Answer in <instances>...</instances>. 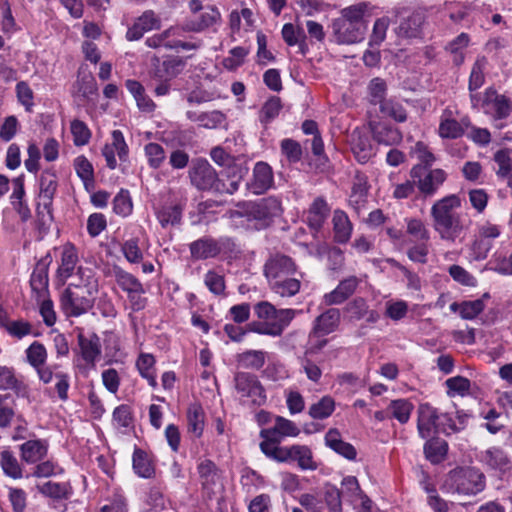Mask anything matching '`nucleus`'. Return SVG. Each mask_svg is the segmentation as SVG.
<instances>
[{"instance_id": "1", "label": "nucleus", "mask_w": 512, "mask_h": 512, "mask_svg": "<svg viewBox=\"0 0 512 512\" xmlns=\"http://www.w3.org/2000/svg\"><path fill=\"white\" fill-rule=\"evenodd\" d=\"M254 313L259 320L247 324L249 332L279 337L294 319L296 310L277 309L268 301H260L254 305Z\"/></svg>"}, {"instance_id": "2", "label": "nucleus", "mask_w": 512, "mask_h": 512, "mask_svg": "<svg viewBox=\"0 0 512 512\" xmlns=\"http://www.w3.org/2000/svg\"><path fill=\"white\" fill-rule=\"evenodd\" d=\"M97 291L93 283L88 289L69 285L61 294L60 306L67 317H79L86 314L94 305Z\"/></svg>"}, {"instance_id": "3", "label": "nucleus", "mask_w": 512, "mask_h": 512, "mask_svg": "<svg viewBox=\"0 0 512 512\" xmlns=\"http://www.w3.org/2000/svg\"><path fill=\"white\" fill-rule=\"evenodd\" d=\"M300 434L299 427L291 420L282 416H276L274 425L270 428L262 429L260 437L263 441L260 443V449L267 457L276 448H282L280 442L286 437H297Z\"/></svg>"}, {"instance_id": "4", "label": "nucleus", "mask_w": 512, "mask_h": 512, "mask_svg": "<svg viewBox=\"0 0 512 512\" xmlns=\"http://www.w3.org/2000/svg\"><path fill=\"white\" fill-rule=\"evenodd\" d=\"M450 489L460 495H475L485 487V476L474 468H458L449 473Z\"/></svg>"}, {"instance_id": "5", "label": "nucleus", "mask_w": 512, "mask_h": 512, "mask_svg": "<svg viewBox=\"0 0 512 512\" xmlns=\"http://www.w3.org/2000/svg\"><path fill=\"white\" fill-rule=\"evenodd\" d=\"M234 387L244 403L257 406L265 404V389L257 376L248 372H237L234 376Z\"/></svg>"}, {"instance_id": "6", "label": "nucleus", "mask_w": 512, "mask_h": 512, "mask_svg": "<svg viewBox=\"0 0 512 512\" xmlns=\"http://www.w3.org/2000/svg\"><path fill=\"white\" fill-rule=\"evenodd\" d=\"M409 174L424 197L434 196L447 179V173L444 170L426 169L420 164L414 165Z\"/></svg>"}, {"instance_id": "7", "label": "nucleus", "mask_w": 512, "mask_h": 512, "mask_svg": "<svg viewBox=\"0 0 512 512\" xmlns=\"http://www.w3.org/2000/svg\"><path fill=\"white\" fill-rule=\"evenodd\" d=\"M279 463L297 462L302 470H316L317 464L313 459L311 449L306 445L294 444L276 448L268 457Z\"/></svg>"}, {"instance_id": "8", "label": "nucleus", "mask_w": 512, "mask_h": 512, "mask_svg": "<svg viewBox=\"0 0 512 512\" xmlns=\"http://www.w3.org/2000/svg\"><path fill=\"white\" fill-rule=\"evenodd\" d=\"M189 177L192 185L198 190H224V182L218 178L215 169L206 160L196 161L189 171Z\"/></svg>"}, {"instance_id": "9", "label": "nucleus", "mask_w": 512, "mask_h": 512, "mask_svg": "<svg viewBox=\"0 0 512 512\" xmlns=\"http://www.w3.org/2000/svg\"><path fill=\"white\" fill-rule=\"evenodd\" d=\"M77 339L80 349V362L77 363V367L81 372L87 374L90 370L95 368L96 361L100 358V338L95 333L88 335L79 333Z\"/></svg>"}, {"instance_id": "10", "label": "nucleus", "mask_w": 512, "mask_h": 512, "mask_svg": "<svg viewBox=\"0 0 512 512\" xmlns=\"http://www.w3.org/2000/svg\"><path fill=\"white\" fill-rule=\"evenodd\" d=\"M40 201L37 207V214L43 223L52 220L51 205L57 190V176L52 171L42 172L39 180Z\"/></svg>"}, {"instance_id": "11", "label": "nucleus", "mask_w": 512, "mask_h": 512, "mask_svg": "<svg viewBox=\"0 0 512 512\" xmlns=\"http://www.w3.org/2000/svg\"><path fill=\"white\" fill-rule=\"evenodd\" d=\"M440 419H446L440 415L436 408L428 403H423L417 409V430L421 438L427 439L441 432Z\"/></svg>"}, {"instance_id": "12", "label": "nucleus", "mask_w": 512, "mask_h": 512, "mask_svg": "<svg viewBox=\"0 0 512 512\" xmlns=\"http://www.w3.org/2000/svg\"><path fill=\"white\" fill-rule=\"evenodd\" d=\"M197 471L201 486L208 495H214L222 490V473L212 460L200 459Z\"/></svg>"}, {"instance_id": "13", "label": "nucleus", "mask_w": 512, "mask_h": 512, "mask_svg": "<svg viewBox=\"0 0 512 512\" xmlns=\"http://www.w3.org/2000/svg\"><path fill=\"white\" fill-rule=\"evenodd\" d=\"M483 111L495 120L507 118L512 112V101L504 95L498 94L493 88H488L483 94L481 103Z\"/></svg>"}, {"instance_id": "14", "label": "nucleus", "mask_w": 512, "mask_h": 512, "mask_svg": "<svg viewBox=\"0 0 512 512\" xmlns=\"http://www.w3.org/2000/svg\"><path fill=\"white\" fill-rule=\"evenodd\" d=\"M0 391L13 392L17 397L31 402V390L24 378L17 375L15 369L10 366H0Z\"/></svg>"}, {"instance_id": "15", "label": "nucleus", "mask_w": 512, "mask_h": 512, "mask_svg": "<svg viewBox=\"0 0 512 512\" xmlns=\"http://www.w3.org/2000/svg\"><path fill=\"white\" fill-rule=\"evenodd\" d=\"M129 148L124 139L123 133L120 130H114L111 133V142L104 145L102 155L105 158L106 165L110 169L117 167L118 156L120 161H127Z\"/></svg>"}, {"instance_id": "16", "label": "nucleus", "mask_w": 512, "mask_h": 512, "mask_svg": "<svg viewBox=\"0 0 512 512\" xmlns=\"http://www.w3.org/2000/svg\"><path fill=\"white\" fill-rule=\"evenodd\" d=\"M297 272L296 265L293 260L285 255H274L266 262L264 273L271 283L283 277L295 275Z\"/></svg>"}, {"instance_id": "17", "label": "nucleus", "mask_w": 512, "mask_h": 512, "mask_svg": "<svg viewBox=\"0 0 512 512\" xmlns=\"http://www.w3.org/2000/svg\"><path fill=\"white\" fill-rule=\"evenodd\" d=\"M500 234L501 228L496 224L486 222L481 225L478 230V238L472 246L475 259H485L492 248L490 240L499 237Z\"/></svg>"}, {"instance_id": "18", "label": "nucleus", "mask_w": 512, "mask_h": 512, "mask_svg": "<svg viewBox=\"0 0 512 512\" xmlns=\"http://www.w3.org/2000/svg\"><path fill=\"white\" fill-rule=\"evenodd\" d=\"M333 31L336 39L342 44H354L361 42L366 33V25H355L342 19H337L333 23Z\"/></svg>"}, {"instance_id": "19", "label": "nucleus", "mask_w": 512, "mask_h": 512, "mask_svg": "<svg viewBox=\"0 0 512 512\" xmlns=\"http://www.w3.org/2000/svg\"><path fill=\"white\" fill-rule=\"evenodd\" d=\"M78 261V253L74 245L66 243L61 247L59 266L56 273V279L60 285H64L67 279L72 276Z\"/></svg>"}, {"instance_id": "20", "label": "nucleus", "mask_w": 512, "mask_h": 512, "mask_svg": "<svg viewBox=\"0 0 512 512\" xmlns=\"http://www.w3.org/2000/svg\"><path fill=\"white\" fill-rule=\"evenodd\" d=\"M433 229L440 239L454 243L465 231L461 215L433 222Z\"/></svg>"}, {"instance_id": "21", "label": "nucleus", "mask_w": 512, "mask_h": 512, "mask_svg": "<svg viewBox=\"0 0 512 512\" xmlns=\"http://www.w3.org/2000/svg\"><path fill=\"white\" fill-rule=\"evenodd\" d=\"M273 185L272 168L265 162H257L253 169V176L247 183V188L256 195L266 192Z\"/></svg>"}, {"instance_id": "22", "label": "nucleus", "mask_w": 512, "mask_h": 512, "mask_svg": "<svg viewBox=\"0 0 512 512\" xmlns=\"http://www.w3.org/2000/svg\"><path fill=\"white\" fill-rule=\"evenodd\" d=\"M360 280L356 276H349L336 286L334 290L323 296L326 306L339 305L345 302L357 289Z\"/></svg>"}, {"instance_id": "23", "label": "nucleus", "mask_w": 512, "mask_h": 512, "mask_svg": "<svg viewBox=\"0 0 512 512\" xmlns=\"http://www.w3.org/2000/svg\"><path fill=\"white\" fill-rule=\"evenodd\" d=\"M49 443L45 439H31L19 446L20 458L27 464H36L47 456Z\"/></svg>"}, {"instance_id": "24", "label": "nucleus", "mask_w": 512, "mask_h": 512, "mask_svg": "<svg viewBox=\"0 0 512 512\" xmlns=\"http://www.w3.org/2000/svg\"><path fill=\"white\" fill-rule=\"evenodd\" d=\"M461 207V199L456 194L447 195L435 201L431 207L432 222L460 215L457 209Z\"/></svg>"}, {"instance_id": "25", "label": "nucleus", "mask_w": 512, "mask_h": 512, "mask_svg": "<svg viewBox=\"0 0 512 512\" xmlns=\"http://www.w3.org/2000/svg\"><path fill=\"white\" fill-rule=\"evenodd\" d=\"M160 27V20L151 10L145 11L139 16L133 25L127 30L126 39L136 41L142 38L144 33Z\"/></svg>"}, {"instance_id": "26", "label": "nucleus", "mask_w": 512, "mask_h": 512, "mask_svg": "<svg viewBox=\"0 0 512 512\" xmlns=\"http://www.w3.org/2000/svg\"><path fill=\"white\" fill-rule=\"evenodd\" d=\"M457 114L458 111L452 107H447L442 112L439 124V135L442 138L454 139L463 135L464 127L463 124L457 120Z\"/></svg>"}, {"instance_id": "27", "label": "nucleus", "mask_w": 512, "mask_h": 512, "mask_svg": "<svg viewBox=\"0 0 512 512\" xmlns=\"http://www.w3.org/2000/svg\"><path fill=\"white\" fill-rule=\"evenodd\" d=\"M184 203L178 200H171L165 204L155 207L156 217L162 227L180 223Z\"/></svg>"}, {"instance_id": "28", "label": "nucleus", "mask_w": 512, "mask_h": 512, "mask_svg": "<svg viewBox=\"0 0 512 512\" xmlns=\"http://www.w3.org/2000/svg\"><path fill=\"white\" fill-rule=\"evenodd\" d=\"M339 323V310L336 308H330L315 319L310 332L323 337L334 332L338 328Z\"/></svg>"}, {"instance_id": "29", "label": "nucleus", "mask_w": 512, "mask_h": 512, "mask_svg": "<svg viewBox=\"0 0 512 512\" xmlns=\"http://www.w3.org/2000/svg\"><path fill=\"white\" fill-rule=\"evenodd\" d=\"M349 144L356 159L365 163L372 156V145L369 137L359 129H354L349 136Z\"/></svg>"}, {"instance_id": "30", "label": "nucleus", "mask_w": 512, "mask_h": 512, "mask_svg": "<svg viewBox=\"0 0 512 512\" xmlns=\"http://www.w3.org/2000/svg\"><path fill=\"white\" fill-rule=\"evenodd\" d=\"M249 213L255 219L266 221L281 213V203L274 197H268L251 205Z\"/></svg>"}, {"instance_id": "31", "label": "nucleus", "mask_w": 512, "mask_h": 512, "mask_svg": "<svg viewBox=\"0 0 512 512\" xmlns=\"http://www.w3.org/2000/svg\"><path fill=\"white\" fill-rule=\"evenodd\" d=\"M178 28H170L166 31L162 32L161 34L153 35L146 39V45L151 48H159L164 47L167 49H177V48H183V49H194L195 45L187 42H183L180 40H174L169 41L168 38L170 36L177 35Z\"/></svg>"}, {"instance_id": "32", "label": "nucleus", "mask_w": 512, "mask_h": 512, "mask_svg": "<svg viewBox=\"0 0 512 512\" xmlns=\"http://www.w3.org/2000/svg\"><path fill=\"white\" fill-rule=\"evenodd\" d=\"M373 15V8L365 2L344 8L339 19L352 22L355 25H366Z\"/></svg>"}, {"instance_id": "33", "label": "nucleus", "mask_w": 512, "mask_h": 512, "mask_svg": "<svg viewBox=\"0 0 512 512\" xmlns=\"http://www.w3.org/2000/svg\"><path fill=\"white\" fill-rule=\"evenodd\" d=\"M330 213L327 202L321 198H316L307 211L306 221L310 228L318 231L326 221Z\"/></svg>"}, {"instance_id": "34", "label": "nucleus", "mask_w": 512, "mask_h": 512, "mask_svg": "<svg viewBox=\"0 0 512 512\" xmlns=\"http://www.w3.org/2000/svg\"><path fill=\"white\" fill-rule=\"evenodd\" d=\"M332 223L335 241L341 244L348 242L353 230L348 215L342 210H335Z\"/></svg>"}, {"instance_id": "35", "label": "nucleus", "mask_w": 512, "mask_h": 512, "mask_svg": "<svg viewBox=\"0 0 512 512\" xmlns=\"http://www.w3.org/2000/svg\"><path fill=\"white\" fill-rule=\"evenodd\" d=\"M38 492L44 497L54 501L67 500L72 495V487L67 482L47 481L36 486Z\"/></svg>"}, {"instance_id": "36", "label": "nucleus", "mask_w": 512, "mask_h": 512, "mask_svg": "<svg viewBox=\"0 0 512 512\" xmlns=\"http://www.w3.org/2000/svg\"><path fill=\"white\" fill-rule=\"evenodd\" d=\"M220 13L214 7H207L201 13L198 20L192 19L185 23L184 30L190 32H200L204 29L212 27L220 21Z\"/></svg>"}, {"instance_id": "37", "label": "nucleus", "mask_w": 512, "mask_h": 512, "mask_svg": "<svg viewBox=\"0 0 512 512\" xmlns=\"http://www.w3.org/2000/svg\"><path fill=\"white\" fill-rule=\"evenodd\" d=\"M325 443L339 455L348 460H354L357 452L353 445L344 442L336 429H330L325 435Z\"/></svg>"}, {"instance_id": "38", "label": "nucleus", "mask_w": 512, "mask_h": 512, "mask_svg": "<svg viewBox=\"0 0 512 512\" xmlns=\"http://www.w3.org/2000/svg\"><path fill=\"white\" fill-rule=\"evenodd\" d=\"M0 466L3 473L14 480L23 477V466L9 448L0 451Z\"/></svg>"}, {"instance_id": "39", "label": "nucleus", "mask_w": 512, "mask_h": 512, "mask_svg": "<svg viewBox=\"0 0 512 512\" xmlns=\"http://www.w3.org/2000/svg\"><path fill=\"white\" fill-rule=\"evenodd\" d=\"M269 287L282 298L293 297L300 291L301 280L294 275L287 276L269 283Z\"/></svg>"}, {"instance_id": "40", "label": "nucleus", "mask_w": 512, "mask_h": 512, "mask_svg": "<svg viewBox=\"0 0 512 512\" xmlns=\"http://www.w3.org/2000/svg\"><path fill=\"white\" fill-rule=\"evenodd\" d=\"M221 251L219 244L211 238H202L190 244V252L193 258L207 259L216 257Z\"/></svg>"}, {"instance_id": "41", "label": "nucleus", "mask_w": 512, "mask_h": 512, "mask_svg": "<svg viewBox=\"0 0 512 512\" xmlns=\"http://www.w3.org/2000/svg\"><path fill=\"white\" fill-rule=\"evenodd\" d=\"M268 353L263 350H246L236 356L238 365L244 369L260 370L266 363Z\"/></svg>"}, {"instance_id": "42", "label": "nucleus", "mask_w": 512, "mask_h": 512, "mask_svg": "<svg viewBox=\"0 0 512 512\" xmlns=\"http://www.w3.org/2000/svg\"><path fill=\"white\" fill-rule=\"evenodd\" d=\"M424 445V454L427 460L432 464H438L445 460L448 444L445 440L440 438L430 437Z\"/></svg>"}, {"instance_id": "43", "label": "nucleus", "mask_w": 512, "mask_h": 512, "mask_svg": "<svg viewBox=\"0 0 512 512\" xmlns=\"http://www.w3.org/2000/svg\"><path fill=\"white\" fill-rule=\"evenodd\" d=\"M424 14L422 12H413L404 18L398 27L399 35L403 37H417L424 24Z\"/></svg>"}, {"instance_id": "44", "label": "nucleus", "mask_w": 512, "mask_h": 512, "mask_svg": "<svg viewBox=\"0 0 512 512\" xmlns=\"http://www.w3.org/2000/svg\"><path fill=\"white\" fill-rule=\"evenodd\" d=\"M134 472L142 478H151L155 475V466L150 456L141 449H135L133 453Z\"/></svg>"}, {"instance_id": "45", "label": "nucleus", "mask_w": 512, "mask_h": 512, "mask_svg": "<svg viewBox=\"0 0 512 512\" xmlns=\"http://www.w3.org/2000/svg\"><path fill=\"white\" fill-rule=\"evenodd\" d=\"M414 405L408 399L392 400L387 406V413L399 423L405 424L409 421Z\"/></svg>"}, {"instance_id": "46", "label": "nucleus", "mask_w": 512, "mask_h": 512, "mask_svg": "<svg viewBox=\"0 0 512 512\" xmlns=\"http://www.w3.org/2000/svg\"><path fill=\"white\" fill-rule=\"evenodd\" d=\"M154 365L155 358L149 353H141L136 360V367L139 374L148 381V384L152 388L157 387Z\"/></svg>"}, {"instance_id": "47", "label": "nucleus", "mask_w": 512, "mask_h": 512, "mask_svg": "<svg viewBox=\"0 0 512 512\" xmlns=\"http://www.w3.org/2000/svg\"><path fill=\"white\" fill-rule=\"evenodd\" d=\"M188 430L196 437H200L205 426L204 410L198 403H193L187 410Z\"/></svg>"}, {"instance_id": "48", "label": "nucleus", "mask_w": 512, "mask_h": 512, "mask_svg": "<svg viewBox=\"0 0 512 512\" xmlns=\"http://www.w3.org/2000/svg\"><path fill=\"white\" fill-rule=\"evenodd\" d=\"M1 326L11 337L16 339H22L29 335L38 336V333L34 332L33 325L23 319L3 321Z\"/></svg>"}, {"instance_id": "49", "label": "nucleus", "mask_w": 512, "mask_h": 512, "mask_svg": "<svg viewBox=\"0 0 512 512\" xmlns=\"http://www.w3.org/2000/svg\"><path fill=\"white\" fill-rule=\"evenodd\" d=\"M329 340L322 336L309 332L308 341L303 355L315 360L324 361L325 352L324 348L327 346Z\"/></svg>"}, {"instance_id": "50", "label": "nucleus", "mask_w": 512, "mask_h": 512, "mask_svg": "<svg viewBox=\"0 0 512 512\" xmlns=\"http://www.w3.org/2000/svg\"><path fill=\"white\" fill-rule=\"evenodd\" d=\"M113 276L115 278V281L123 291L127 293L144 292L143 286L139 282V280L132 274L124 271L122 268L114 267Z\"/></svg>"}, {"instance_id": "51", "label": "nucleus", "mask_w": 512, "mask_h": 512, "mask_svg": "<svg viewBox=\"0 0 512 512\" xmlns=\"http://www.w3.org/2000/svg\"><path fill=\"white\" fill-rule=\"evenodd\" d=\"M25 356L27 363L33 367L38 368L39 366H44L48 353L45 346L38 341H34L31 343L25 350Z\"/></svg>"}, {"instance_id": "52", "label": "nucleus", "mask_w": 512, "mask_h": 512, "mask_svg": "<svg viewBox=\"0 0 512 512\" xmlns=\"http://www.w3.org/2000/svg\"><path fill=\"white\" fill-rule=\"evenodd\" d=\"M301 371L305 373L306 377L313 383H319L322 377V369L320 367L322 360H315L304 355L298 358Z\"/></svg>"}, {"instance_id": "53", "label": "nucleus", "mask_w": 512, "mask_h": 512, "mask_svg": "<svg viewBox=\"0 0 512 512\" xmlns=\"http://www.w3.org/2000/svg\"><path fill=\"white\" fill-rule=\"evenodd\" d=\"M340 494L351 502H357L365 496L362 494L358 480L354 476H347L341 482Z\"/></svg>"}, {"instance_id": "54", "label": "nucleus", "mask_w": 512, "mask_h": 512, "mask_svg": "<svg viewBox=\"0 0 512 512\" xmlns=\"http://www.w3.org/2000/svg\"><path fill=\"white\" fill-rule=\"evenodd\" d=\"M30 285L38 296H43L48 290V268L45 265H38L32 272Z\"/></svg>"}, {"instance_id": "55", "label": "nucleus", "mask_w": 512, "mask_h": 512, "mask_svg": "<svg viewBox=\"0 0 512 512\" xmlns=\"http://www.w3.org/2000/svg\"><path fill=\"white\" fill-rule=\"evenodd\" d=\"M335 409V402L332 397L324 396L317 403L309 408V415L314 419H324L329 417Z\"/></svg>"}, {"instance_id": "56", "label": "nucleus", "mask_w": 512, "mask_h": 512, "mask_svg": "<svg viewBox=\"0 0 512 512\" xmlns=\"http://www.w3.org/2000/svg\"><path fill=\"white\" fill-rule=\"evenodd\" d=\"M483 461L494 469H505L509 464V459L504 451L497 447L486 450L482 456Z\"/></svg>"}, {"instance_id": "57", "label": "nucleus", "mask_w": 512, "mask_h": 512, "mask_svg": "<svg viewBox=\"0 0 512 512\" xmlns=\"http://www.w3.org/2000/svg\"><path fill=\"white\" fill-rule=\"evenodd\" d=\"M147 162L151 168L158 169L166 159L164 148L158 143H148L144 147Z\"/></svg>"}, {"instance_id": "58", "label": "nucleus", "mask_w": 512, "mask_h": 512, "mask_svg": "<svg viewBox=\"0 0 512 512\" xmlns=\"http://www.w3.org/2000/svg\"><path fill=\"white\" fill-rule=\"evenodd\" d=\"M487 66V60L484 57L478 58L471 70L469 77V90L472 92L479 89L484 84V70Z\"/></svg>"}, {"instance_id": "59", "label": "nucleus", "mask_w": 512, "mask_h": 512, "mask_svg": "<svg viewBox=\"0 0 512 512\" xmlns=\"http://www.w3.org/2000/svg\"><path fill=\"white\" fill-rule=\"evenodd\" d=\"M70 130L73 136V142L76 146H84L89 142L91 131L83 121L78 119L73 120L70 125Z\"/></svg>"}, {"instance_id": "60", "label": "nucleus", "mask_w": 512, "mask_h": 512, "mask_svg": "<svg viewBox=\"0 0 512 512\" xmlns=\"http://www.w3.org/2000/svg\"><path fill=\"white\" fill-rule=\"evenodd\" d=\"M494 161L498 165L496 174L501 178H508L512 175V158L508 150H499L494 154Z\"/></svg>"}, {"instance_id": "61", "label": "nucleus", "mask_w": 512, "mask_h": 512, "mask_svg": "<svg viewBox=\"0 0 512 512\" xmlns=\"http://www.w3.org/2000/svg\"><path fill=\"white\" fill-rule=\"evenodd\" d=\"M374 136L379 143L393 145L399 143L402 139L398 129L389 126H379L374 130Z\"/></svg>"}, {"instance_id": "62", "label": "nucleus", "mask_w": 512, "mask_h": 512, "mask_svg": "<svg viewBox=\"0 0 512 512\" xmlns=\"http://www.w3.org/2000/svg\"><path fill=\"white\" fill-rule=\"evenodd\" d=\"M63 473V469L54 461L46 460L36 463L32 476L36 478H47Z\"/></svg>"}, {"instance_id": "63", "label": "nucleus", "mask_w": 512, "mask_h": 512, "mask_svg": "<svg viewBox=\"0 0 512 512\" xmlns=\"http://www.w3.org/2000/svg\"><path fill=\"white\" fill-rule=\"evenodd\" d=\"M282 37L289 46H302L305 41V34L303 29L295 27L291 23H287L283 26Z\"/></svg>"}, {"instance_id": "64", "label": "nucleus", "mask_w": 512, "mask_h": 512, "mask_svg": "<svg viewBox=\"0 0 512 512\" xmlns=\"http://www.w3.org/2000/svg\"><path fill=\"white\" fill-rule=\"evenodd\" d=\"M380 110L382 113L388 115L398 122H404L407 119V114L404 107L394 99H388L383 102L380 106Z\"/></svg>"}]
</instances>
